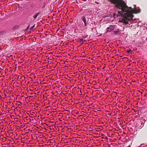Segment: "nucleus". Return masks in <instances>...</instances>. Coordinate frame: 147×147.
<instances>
[{"mask_svg":"<svg viewBox=\"0 0 147 147\" xmlns=\"http://www.w3.org/2000/svg\"><path fill=\"white\" fill-rule=\"evenodd\" d=\"M84 24L85 26V27H86L87 26V24L86 22H85V23H84Z\"/></svg>","mask_w":147,"mask_h":147,"instance_id":"nucleus-9","label":"nucleus"},{"mask_svg":"<svg viewBox=\"0 0 147 147\" xmlns=\"http://www.w3.org/2000/svg\"><path fill=\"white\" fill-rule=\"evenodd\" d=\"M147 147V146L146 147Z\"/></svg>","mask_w":147,"mask_h":147,"instance_id":"nucleus-13","label":"nucleus"},{"mask_svg":"<svg viewBox=\"0 0 147 147\" xmlns=\"http://www.w3.org/2000/svg\"><path fill=\"white\" fill-rule=\"evenodd\" d=\"M95 3H96L97 4H98V2H95Z\"/></svg>","mask_w":147,"mask_h":147,"instance_id":"nucleus-12","label":"nucleus"},{"mask_svg":"<svg viewBox=\"0 0 147 147\" xmlns=\"http://www.w3.org/2000/svg\"><path fill=\"white\" fill-rule=\"evenodd\" d=\"M34 26H32V27L31 28V29L30 30H31L33 28H34Z\"/></svg>","mask_w":147,"mask_h":147,"instance_id":"nucleus-10","label":"nucleus"},{"mask_svg":"<svg viewBox=\"0 0 147 147\" xmlns=\"http://www.w3.org/2000/svg\"><path fill=\"white\" fill-rule=\"evenodd\" d=\"M82 1H86V0H82Z\"/></svg>","mask_w":147,"mask_h":147,"instance_id":"nucleus-11","label":"nucleus"},{"mask_svg":"<svg viewBox=\"0 0 147 147\" xmlns=\"http://www.w3.org/2000/svg\"><path fill=\"white\" fill-rule=\"evenodd\" d=\"M40 14V13H37L33 16V17L34 19H36Z\"/></svg>","mask_w":147,"mask_h":147,"instance_id":"nucleus-3","label":"nucleus"},{"mask_svg":"<svg viewBox=\"0 0 147 147\" xmlns=\"http://www.w3.org/2000/svg\"><path fill=\"white\" fill-rule=\"evenodd\" d=\"M131 51V50L130 49L128 50L127 51V52L128 53H130Z\"/></svg>","mask_w":147,"mask_h":147,"instance_id":"nucleus-8","label":"nucleus"},{"mask_svg":"<svg viewBox=\"0 0 147 147\" xmlns=\"http://www.w3.org/2000/svg\"><path fill=\"white\" fill-rule=\"evenodd\" d=\"M86 41V40L85 39H83V38H80L79 40V42L81 43L82 44H83L84 42H85Z\"/></svg>","mask_w":147,"mask_h":147,"instance_id":"nucleus-5","label":"nucleus"},{"mask_svg":"<svg viewBox=\"0 0 147 147\" xmlns=\"http://www.w3.org/2000/svg\"><path fill=\"white\" fill-rule=\"evenodd\" d=\"M114 33L116 35H117L119 34V30H118L117 31H114Z\"/></svg>","mask_w":147,"mask_h":147,"instance_id":"nucleus-6","label":"nucleus"},{"mask_svg":"<svg viewBox=\"0 0 147 147\" xmlns=\"http://www.w3.org/2000/svg\"><path fill=\"white\" fill-rule=\"evenodd\" d=\"M82 20L84 22V23L86 22V17L85 16H83L82 18Z\"/></svg>","mask_w":147,"mask_h":147,"instance_id":"nucleus-4","label":"nucleus"},{"mask_svg":"<svg viewBox=\"0 0 147 147\" xmlns=\"http://www.w3.org/2000/svg\"><path fill=\"white\" fill-rule=\"evenodd\" d=\"M115 28V25H110L109 27H108L106 29L107 32H111Z\"/></svg>","mask_w":147,"mask_h":147,"instance_id":"nucleus-2","label":"nucleus"},{"mask_svg":"<svg viewBox=\"0 0 147 147\" xmlns=\"http://www.w3.org/2000/svg\"><path fill=\"white\" fill-rule=\"evenodd\" d=\"M146 147V145L144 144H141L140 146L139 147Z\"/></svg>","mask_w":147,"mask_h":147,"instance_id":"nucleus-7","label":"nucleus"},{"mask_svg":"<svg viewBox=\"0 0 147 147\" xmlns=\"http://www.w3.org/2000/svg\"><path fill=\"white\" fill-rule=\"evenodd\" d=\"M112 3L115 5V7L119 9L118 13H113L115 18L117 17H121L122 18V22L125 24H128V22L132 19L134 16L133 13L137 14L140 12V9L139 7H136L134 5V8L132 9L131 7H128L124 1L121 0H110Z\"/></svg>","mask_w":147,"mask_h":147,"instance_id":"nucleus-1","label":"nucleus"}]
</instances>
